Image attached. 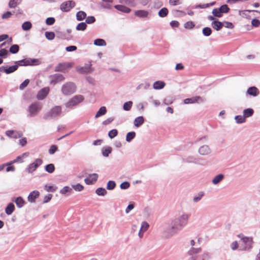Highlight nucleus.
<instances>
[{"label": "nucleus", "mask_w": 260, "mask_h": 260, "mask_svg": "<svg viewBox=\"0 0 260 260\" xmlns=\"http://www.w3.org/2000/svg\"><path fill=\"white\" fill-rule=\"evenodd\" d=\"M189 217V214L183 213L172 220L164 231L165 236L169 238L181 231L188 224Z\"/></svg>", "instance_id": "f257e3e1"}, {"label": "nucleus", "mask_w": 260, "mask_h": 260, "mask_svg": "<svg viewBox=\"0 0 260 260\" xmlns=\"http://www.w3.org/2000/svg\"><path fill=\"white\" fill-rule=\"evenodd\" d=\"M201 251V249L200 248L191 247L188 251V254L190 256V260H209L210 257L207 253H204L201 255H197Z\"/></svg>", "instance_id": "f03ea898"}, {"label": "nucleus", "mask_w": 260, "mask_h": 260, "mask_svg": "<svg viewBox=\"0 0 260 260\" xmlns=\"http://www.w3.org/2000/svg\"><path fill=\"white\" fill-rule=\"evenodd\" d=\"M183 161L186 163L194 164L200 166H206L208 164V161L205 158L194 155H189L183 158Z\"/></svg>", "instance_id": "7ed1b4c3"}, {"label": "nucleus", "mask_w": 260, "mask_h": 260, "mask_svg": "<svg viewBox=\"0 0 260 260\" xmlns=\"http://www.w3.org/2000/svg\"><path fill=\"white\" fill-rule=\"evenodd\" d=\"M62 109L59 106L53 107L49 111L44 114V119L49 120L51 119H55L59 116L61 113Z\"/></svg>", "instance_id": "20e7f679"}, {"label": "nucleus", "mask_w": 260, "mask_h": 260, "mask_svg": "<svg viewBox=\"0 0 260 260\" xmlns=\"http://www.w3.org/2000/svg\"><path fill=\"white\" fill-rule=\"evenodd\" d=\"M238 237L241 239L242 242L240 250L249 251L252 248L253 244L252 237H245L243 235H238Z\"/></svg>", "instance_id": "39448f33"}, {"label": "nucleus", "mask_w": 260, "mask_h": 260, "mask_svg": "<svg viewBox=\"0 0 260 260\" xmlns=\"http://www.w3.org/2000/svg\"><path fill=\"white\" fill-rule=\"evenodd\" d=\"M77 87L76 84L72 82H68L62 85L61 87V92L64 95H70L76 91Z\"/></svg>", "instance_id": "423d86ee"}, {"label": "nucleus", "mask_w": 260, "mask_h": 260, "mask_svg": "<svg viewBox=\"0 0 260 260\" xmlns=\"http://www.w3.org/2000/svg\"><path fill=\"white\" fill-rule=\"evenodd\" d=\"M42 106L39 102H34L31 104L28 107L27 111L29 113V117H35L41 110Z\"/></svg>", "instance_id": "0eeeda50"}, {"label": "nucleus", "mask_w": 260, "mask_h": 260, "mask_svg": "<svg viewBox=\"0 0 260 260\" xmlns=\"http://www.w3.org/2000/svg\"><path fill=\"white\" fill-rule=\"evenodd\" d=\"M40 63L38 59L26 58L22 60L15 61V64L18 66H37Z\"/></svg>", "instance_id": "6e6552de"}, {"label": "nucleus", "mask_w": 260, "mask_h": 260, "mask_svg": "<svg viewBox=\"0 0 260 260\" xmlns=\"http://www.w3.org/2000/svg\"><path fill=\"white\" fill-rule=\"evenodd\" d=\"M84 96L82 95H76L71 98L68 102L65 104L67 108H72L84 100Z\"/></svg>", "instance_id": "1a4fd4ad"}, {"label": "nucleus", "mask_w": 260, "mask_h": 260, "mask_svg": "<svg viewBox=\"0 0 260 260\" xmlns=\"http://www.w3.org/2000/svg\"><path fill=\"white\" fill-rule=\"evenodd\" d=\"M43 160L42 159L37 158L35 159L34 162L28 165L26 168V171L28 173H31L34 172L40 166H41Z\"/></svg>", "instance_id": "9d476101"}, {"label": "nucleus", "mask_w": 260, "mask_h": 260, "mask_svg": "<svg viewBox=\"0 0 260 260\" xmlns=\"http://www.w3.org/2000/svg\"><path fill=\"white\" fill-rule=\"evenodd\" d=\"M210 20H213L211 25L212 28L217 31L221 29L224 25V23L220 22L217 19V17H209Z\"/></svg>", "instance_id": "9b49d317"}, {"label": "nucleus", "mask_w": 260, "mask_h": 260, "mask_svg": "<svg viewBox=\"0 0 260 260\" xmlns=\"http://www.w3.org/2000/svg\"><path fill=\"white\" fill-rule=\"evenodd\" d=\"M230 9L226 5L221 6L218 9H215L213 10L212 13L214 16H221L220 13H225L229 11Z\"/></svg>", "instance_id": "f8f14e48"}, {"label": "nucleus", "mask_w": 260, "mask_h": 260, "mask_svg": "<svg viewBox=\"0 0 260 260\" xmlns=\"http://www.w3.org/2000/svg\"><path fill=\"white\" fill-rule=\"evenodd\" d=\"M204 101L202 97L200 96H195L190 98H187L184 100L183 103L184 104L200 103H203Z\"/></svg>", "instance_id": "ddd939ff"}, {"label": "nucleus", "mask_w": 260, "mask_h": 260, "mask_svg": "<svg viewBox=\"0 0 260 260\" xmlns=\"http://www.w3.org/2000/svg\"><path fill=\"white\" fill-rule=\"evenodd\" d=\"M75 6V3L73 1H69L63 3L60 5V9L62 11H69L72 8Z\"/></svg>", "instance_id": "4468645a"}, {"label": "nucleus", "mask_w": 260, "mask_h": 260, "mask_svg": "<svg viewBox=\"0 0 260 260\" xmlns=\"http://www.w3.org/2000/svg\"><path fill=\"white\" fill-rule=\"evenodd\" d=\"M99 175L96 173L90 174L88 177L84 179L85 183L87 185H91L96 182Z\"/></svg>", "instance_id": "2eb2a0df"}, {"label": "nucleus", "mask_w": 260, "mask_h": 260, "mask_svg": "<svg viewBox=\"0 0 260 260\" xmlns=\"http://www.w3.org/2000/svg\"><path fill=\"white\" fill-rule=\"evenodd\" d=\"M18 66L17 64L9 67L1 66L0 67V71L3 72L7 74H10L16 71L18 69Z\"/></svg>", "instance_id": "dca6fc26"}, {"label": "nucleus", "mask_w": 260, "mask_h": 260, "mask_svg": "<svg viewBox=\"0 0 260 260\" xmlns=\"http://www.w3.org/2000/svg\"><path fill=\"white\" fill-rule=\"evenodd\" d=\"M50 83L55 85L58 82L63 81L64 80V76L60 74H55L50 76Z\"/></svg>", "instance_id": "f3484780"}, {"label": "nucleus", "mask_w": 260, "mask_h": 260, "mask_svg": "<svg viewBox=\"0 0 260 260\" xmlns=\"http://www.w3.org/2000/svg\"><path fill=\"white\" fill-rule=\"evenodd\" d=\"M198 152L201 155H207L211 153V149L208 145H204L199 148Z\"/></svg>", "instance_id": "a211bd4d"}, {"label": "nucleus", "mask_w": 260, "mask_h": 260, "mask_svg": "<svg viewBox=\"0 0 260 260\" xmlns=\"http://www.w3.org/2000/svg\"><path fill=\"white\" fill-rule=\"evenodd\" d=\"M49 91V88L44 87L41 89L38 93L37 97L39 100H43L48 94Z\"/></svg>", "instance_id": "6ab92c4d"}, {"label": "nucleus", "mask_w": 260, "mask_h": 260, "mask_svg": "<svg viewBox=\"0 0 260 260\" xmlns=\"http://www.w3.org/2000/svg\"><path fill=\"white\" fill-rule=\"evenodd\" d=\"M149 224L146 221H142L141 225V228L138 233V236L140 238H142L143 237V234L149 228Z\"/></svg>", "instance_id": "aec40b11"}, {"label": "nucleus", "mask_w": 260, "mask_h": 260, "mask_svg": "<svg viewBox=\"0 0 260 260\" xmlns=\"http://www.w3.org/2000/svg\"><path fill=\"white\" fill-rule=\"evenodd\" d=\"M77 71L81 74H88L91 73L92 70L91 68V64H87L84 67L78 68Z\"/></svg>", "instance_id": "412c9836"}, {"label": "nucleus", "mask_w": 260, "mask_h": 260, "mask_svg": "<svg viewBox=\"0 0 260 260\" xmlns=\"http://www.w3.org/2000/svg\"><path fill=\"white\" fill-rule=\"evenodd\" d=\"M40 195V193L37 190L31 191L27 197L28 201L30 203H34L35 200L37 199Z\"/></svg>", "instance_id": "4be33fe9"}, {"label": "nucleus", "mask_w": 260, "mask_h": 260, "mask_svg": "<svg viewBox=\"0 0 260 260\" xmlns=\"http://www.w3.org/2000/svg\"><path fill=\"white\" fill-rule=\"evenodd\" d=\"M70 67V66L67 63H59L55 67V72H64L67 68Z\"/></svg>", "instance_id": "5701e85b"}, {"label": "nucleus", "mask_w": 260, "mask_h": 260, "mask_svg": "<svg viewBox=\"0 0 260 260\" xmlns=\"http://www.w3.org/2000/svg\"><path fill=\"white\" fill-rule=\"evenodd\" d=\"M247 93L253 96H256L259 94V90L256 87L252 86L248 88Z\"/></svg>", "instance_id": "b1692460"}, {"label": "nucleus", "mask_w": 260, "mask_h": 260, "mask_svg": "<svg viewBox=\"0 0 260 260\" xmlns=\"http://www.w3.org/2000/svg\"><path fill=\"white\" fill-rule=\"evenodd\" d=\"M13 201L15 202L17 207L19 208H21L23 207L25 202L24 200L21 197H19L13 200Z\"/></svg>", "instance_id": "393cba45"}, {"label": "nucleus", "mask_w": 260, "mask_h": 260, "mask_svg": "<svg viewBox=\"0 0 260 260\" xmlns=\"http://www.w3.org/2000/svg\"><path fill=\"white\" fill-rule=\"evenodd\" d=\"M144 122V118L143 116L136 117L134 121V124L136 127H139Z\"/></svg>", "instance_id": "a878e982"}, {"label": "nucleus", "mask_w": 260, "mask_h": 260, "mask_svg": "<svg viewBox=\"0 0 260 260\" xmlns=\"http://www.w3.org/2000/svg\"><path fill=\"white\" fill-rule=\"evenodd\" d=\"M78 21H83L85 19V22L87 24H92L95 21V17H76Z\"/></svg>", "instance_id": "bb28decb"}, {"label": "nucleus", "mask_w": 260, "mask_h": 260, "mask_svg": "<svg viewBox=\"0 0 260 260\" xmlns=\"http://www.w3.org/2000/svg\"><path fill=\"white\" fill-rule=\"evenodd\" d=\"M250 13H252V14H251V15H256L258 14H260V13L257 11L244 10V11H240L239 15L241 16L245 15L246 16H249L250 15Z\"/></svg>", "instance_id": "cd10ccee"}, {"label": "nucleus", "mask_w": 260, "mask_h": 260, "mask_svg": "<svg viewBox=\"0 0 260 260\" xmlns=\"http://www.w3.org/2000/svg\"><path fill=\"white\" fill-rule=\"evenodd\" d=\"M114 7L117 10L122 12H124V13H128L131 11V10L129 8H128L124 6H123V5H115L114 6Z\"/></svg>", "instance_id": "c85d7f7f"}, {"label": "nucleus", "mask_w": 260, "mask_h": 260, "mask_svg": "<svg viewBox=\"0 0 260 260\" xmlns=\"http://www.w3.org/2000/svg\"><path fill=\"white\" fill-rule=\"evenodd\" d=\"M224 178V175L222 174H218L215 176L212 180L214 185H217Z\"/></svg>", "instance_id": "c756f323"}, {"label": "nucleus", "mask_w": 260, "mask_h": 260, "mask_svg": "<svg viewBox=\"0 0 260 260\" xmlns=\"http://www.w3.org/2000/svg\"><path fill=\"white\" fill-rule=\"evenodd\" d=\"M165 86V83L163 81H157L153 83V88L156 90L162 89Z\"/></svg>", "instance_id": "7c9ffc66"}, {"label": "nucleus", "mask_w": 260, "mask_h": 260, "mask_svg": "<svg viewBox=\"0 0 260 260\" xmlns=\"http://www.w3.org/2000/svg\"><path fill=\"white\" fill-rule=\"evenodd\" d=\"M112 149L110 146L103 147L102 149V155L104 157H108L109 154L111 153Z\"/></svg>", "instance_id": "2f4dec72"}, {"label": "nucleus", "mask_w": 260, "mask_h": 260, "mask_svg": "<svg viewBox=\"0 0 260 260\" xmlns=\"http://www.w3.org/2000/svg\"><path fill=\"white\" fill-rule=\"evenodd\" d=\"M15 210V206L13 203H9L5 209L6 213L10 215L12 214Z\"/></svg>", "instance_id": "473e14b6"}, {"label": "nucleus", "mask_w": 260, "mask_h": 260, "mask_svg": "<svg viewBox=\"0 0 260 260\" xmlns=\"http://www.w3.org/2000/svg\"><path fill=\"white\" fill-rule=\"evenodd\" d=\"M107 112L106 108L104 106L101 107L95 115V118H97L101 116L104 115Z\"/></svg>", "instance_id": "72a5a7b5"}, {"label": "nucleus", "mask_w": 260, "mask_h": 260, "mask_svg": "<svg viewBox=\"0 0 260 260\" xmlns=\"http://www.w3.org/2000/svg\"><path fill=\"white\" fill-rule=\"evenodd\" d=\"M243 115L245 118H247L251 116L254 113V111L251 108H247L243 110Z\"/></svg>", "instance_id": "f704fd0d"}, {"label": "nucleus", "mask_w": 260, "mask_h": 260, "mask_svg": "<svg viewBox=\"0 0 260 260\" xmlns=\"http://www.w3.org/2000/svg\"><path fill=\"white\" fill-rule=\"evenodd\" d=\"M94 45L98 46H105L106 42L102 39H96L94 41Z\"/></svg>", "instance_id": "c9c22d12"}, {"label": "nucleus", "mask_w": 260, "mask_h": 260, "mask_svg": "<svg viewBox=\"0 0 260 260\" xmlns=\"http://www.w3.org/2000/svg\"><path fill=\"white\" fill-rule=\"evenodd\" d=\"M87 24L85 22H82L77 24L76 29L78 31H84L86 29Z\"/></svg>", "instance_id": "e433bc0d"}, {"label": "nucleus", "mask_w": 260, "mask_h": 260, "mask_svg": "<svg viewBox=\"0 0 260 260\" xmlns=\"http://www.w3.org/2000/svg\"><path fill=\"white\" fill-rule=\"evenodd\" d=\"M22 0H10L9 3V6L11 8H14L19 5Z\"/></svg>", "instance_id": "4c0bfd02"}, {"label": "nucleus", "mask_w": 260, "mask_h": 260, "mask_svg": "<svg viewBox=\"0 0 260 260\" xmlns=\"http://www.w3.org/2000/svg\"><path fill=\"white\" fill-rule=\"evenodd\" d=\"M212 30L210 27H205L202 29V33L205 37H209L212 34Z\"/></svg>", "instance_id": "58836bf2"}, {"label": "nucleus", "mask_w": 260, "mask_h": 260, "mask_svg": "<svg viewBox=\"0 0 260 260\" xmlns=\"http://www.w3.org/2000/svg\"><path fill=\"white\" fill-rule=\"evenodd\" d=\"M135 14L136 16H147L151 14L148 11L145 10L136 11Z\"/></svg>", "instance_id": "ea45409f"}, {"label": "nucleus", "mask_w": 260, "mask_h": 260, "mask_svg": "<svg viewBox=\"0 0 260 260\" xmlns=\"http://www.w3.org/2000/svg\"><path fill=\"white\" fill-rule=\"evenodd\" d=\"M45 170L49 173H52L55 170L54 165L53 164L46 165L45 167Z\"/></svg>", "instance_id": "a19ab883"}, {"label": "nucleus", "mask_w": 260, "mask_h": 260, "mask_svg": "<svg viewBox=\"0 0 260 260\" xmlns=\"http://www.w3.org/2000/svg\"><path fill=\"white\" fill-rule=\"evenodd\" d=\"M136 137V133L135 132H129L126 134V141L127 142H131Z\"/></svg>", "instance_id": "79ce46f5"}, {"label": "nucleus", "mask_w": 260, "mask_h": 260, "mask_svg": "<svg viewBox=\"0 0 260 260\" xmlns=\"http://www.w3.org/2000/svg\"><path fill=\"white\" fill-rule=\"evenodd\" d=\"M95 193L99 196H104L107 193L106 190L103 187H99L95 190Z\"/></svg>", "instance_id": "37998d69"}, {"label": "nucleus", "mask_w": 260, "mask_h": 260, "mask_svg": "<svg viewBox=\"0 0 260 260\" xmlns=\"http://www.w3.org/2000/svg\"><path fill=\"white\" fill-rule=\"evenodd\" d=\"M133 102L128 101L124 103L123 105V109L125 111H129L132 107Z\"/></svg>", "instance_id": "c03bdc74"}, {"label": "nucleus", "mask_w": 260, "mask_h": 260, "mask_svg": "<svg viewBox=\"0 0 260 260\" xmlns=\"http://www.w3.org/2000/svg\"><path fill=\"white\" fill-rule=\"evenodd\" d=\"M32 25L30 22L25 21L22 25V28L24 30H28L31 28Z\"/></svg>", "instance_id": "a18cd8bd"}, {"label": "nucleus", "mask_w": 260, "mask_h": 260, "mask_svg": "<svg viewBox=\"0 0 260 260\" xmlns=\"http://www.w3.org/2000/svg\"><path fill=\"white\" fill-rule=\"evenodd\" d=\"M235 119L237 123H242L245 121V118L244 115H237Z\"/></svg>", "instance_id": "49530a36"}, {"label": "nucleus", "mask_w": 260, "mask_h": 260, "mask_svg": "<svg viewBox=\"0 0 260 260\" xmlns=\"http://www.w3.org/2000/svg\"><path fill=\"white\" fill-rule=\"evenodd\" d=\"M19 49V47L18 45H13L10 48L9 51L13 54L17 53Z\"/></svg>", "instance_id": "de8ad7c7"}, {"label": "nucleus", "mask_w": 260, "mask_h": 260, "mask_svg": "<svg viewBox=\"0 0 260 260\" xmlns=\"http://www.w3.org/2000/svg\"><path fill=\"white\" fill-rule=\"evenodd\" d=\"M116 186V183L114 181H109L107 183L106 188L108 190H113Z\"/></svg>", "instance_id": "09e8293b"}, {"label": "nucleus", "mask_w": 260, "mask_h": 260, "mask_svg": "<svg viewBox=\"0 0 260 260\" xmlns=\"http://www.w3.org/2000/svg\"><path fill=\"white\" fill-rule=\"evenodd\" d=\"M45 37L47 39L49 40H52L55 38V34L52 31H46L45 32Z\"/></svg>", "instance_id": "8fccbe9b"}, {"label": "nucleus", "mask_w": 260, "mask_h": 260, "mask_svg": "<svg viewBox=\"0 0 260 260\" xmlns=\"http://www.w3.org/2000/svg\"><path fill=\"white\" fill-rule=\"evenodd\" d=\"M72 191V189L69 186H64L59 191L62 194H65L67 193H70Z\"/></svg>", "instance_id": "3c124183"}, {"label": "nucleus", "mask_w": 260, "mask_h": 260, "mask_svg": "<svg viewBox=\"0 0 260 260\" xmlns=\"http://www.w3.org/2000/svg\"><path fill=\"white\" fill-rule=\"evenodd\" d=\"M204 194V193L202 191L199 192L197 196L193 197V202L195 203H197L198 202H199L200 200H201L202 198L203 197Z\"/></svg>", "instance_id": "603ef678"}, {"label": "nucleus", "mask_w": 260, "mask_h": 260, "mask_svg": "<svg viewBox=\"0 0 260 260\" xmlns=\"http://www.w3.org/2000/svg\"><path fill=\"white\" fill-rule=\"evenodd\" d=\"M118 135V132L116 129L111 130L109 133L108 136L110 138L113 139Z\"/></svg>", "instance_id": "864d4df0"}, {"label": "nucleus", "mask_w": 260, "mask_h": 260, "mask_svg": "<svg viewBox=\"0 0 260 260\" xmlns=\"http://www.w3.org/2000/svg\"><path fill=\"white\" fill-rule=\"evenodd\" d=\"M168 10L166 8H162L159 12L158 15L159 16H166L168 15Z\"/></svg>", "instance_id": "5fc2aeb1"}, {"label": "nucleus", "mask_w": 260, "mask_h": 260, "mask_svg": "<svg viewBox=\"0 0 260 260\" xmlns=\"http://www.w3.org/2000/svg\"><path fill=\"white\" fill-rule=\"evenodd\" d=\"M147 105V103L146 102L140 103L136 105V107L139 111H143L144 109V106H146Z\"/></svg>", "instance_id": "6e6d98bb"}, {"label": "nucleus", "mask_w": 260, "mask_h": 260, "mask_svg": "<svg viewBox=\"0 0 260 260\" xmlns=\"http://www.w3.org/2000/svg\"><path fill=\"white\" fill-rule=\"evenodd\" d=\"M72 187L76 190V191H82L83 188H84V187L83 185H82L81 184H80V183H77V184L76 185H72Z\"/></svg>", "instance_id": "4d7b16f0"}, {"label": "nucleus", "mask_w": 260, "mask_h": 260, "mask_svg": "<svg viewBox=\"0 0 260 260\" xmlns=\"http://www.w3.org/2000/svg\"><path fill=\"white\" fill-rule=\"evenodd\" d=\"M184 26L186 29H191L194 26V24L192 21H188L184 23Z\"/></svg>", "instance_id": "13d9d810"}, {"label": "nucleus", "mask_w": 260, "mask_h": 260, "mask_svg": "<svg viewBox=\"0 0 260 260\" xmlns=\"http://www.w3.org/2000/svg\"><path fill=\"white\" fill-rule=\"evenodd\" d=\"M130 186V184L127 181H125L121 183L120 185V187L122 189H126L129 188Z\"/></svg>", "instance_id": "bf43d9fd"}, {"label": "nucleus", "mask_w": 260, "mask_h": 260, "mask_svg": "<svg viewBox=\"0 0 260 260\" xmlns=\"http://www.w3.org/2000/svg\"><path fill=\"white\" fill-rule=\"evenodd\" d=\"M8 54V51L5 49H2L0 50V57L6 58Z\"/></svg>", "instance_id": "052dcab7"}, {"label": "nucleus", "mask_w": 260, "mask_h": 260, "mask_svg": "<svg viewBox=\"0 0 260 260\" xmlns=\"http://www.w3.org/2000/svg\"><path fill=\"white\" fill-rule=\"evenodd\" d=\"M14 133L12 137L14 139L21 138L23 135L22 133L20 131H14Z\"/></svg>", "instance_id": "680f3d73"}, {"label": "nucleus", "mask_w": 260, "mask_h": 260, "mask_svg": "<svg viewBox=\"0 0 260 260\" xmlns=\"http://www.w3.org/2000/svg\"><path fill=\"white\" fill-rule=\"evenodd\" d=\"M55 22V19L54 17H47L46 20V23L48 25H51Z\"/></svg>", "instance_id": "e2e57ef3"}, {"label": "nucleus", "mask_w": 260, "mask_h": 260, "mask_svg": "<svg viewBox=\"0 0 260 260\" xmlns=\"http://www.w3.org/2000/svg\"><path fill=\"white\" fill-rule=\"evenodd\" d=\"M29 82V81L28 79L25 80L19 86V88L21 90L23 89L25 87H26L28 83Z\"/></svg>", "instance_id": "0e129e2a"}, {"label": "nucleus", "mask_w": 260, "mask_h": 260, "mask_svg": "<svg viewBox=\"0 0 260 260\" xmlns=\"http://www.w3.org/2000/svg\"><path fill=\"white\" fill-rule=\"evenodd\" d=\"M114 119V117H109L106 119L105 120L103 121L102 122V124L105 125H107L109 124L110 123H111Z\"/></svg>", "instance_id": "69168bd1"}, {"label": "nucleus", "mask_w": 260, "mask_h": 260, "mask_svg": "<svg viewBox=\"0 0 260 260\" xmlns=\"http://www.w3.org/2000/svg\"><path fill=\"white\" fill-rule=\"evenodd\" d=\"M57 149V147L56 146L52 145L49 150V153L50 154H53L56 151Z\"/></svg>", "instance_id": "338daca9"}, {"label": "nucleus", "mask_w": 260, "mask_h": 260, "mask_svg": "<svg viewBox=\"0 0 260 260\" xmlns=\"http://www.w3.org/2000/svg\"><path fill=\"white\" fill-rule=\"evenodd\" d=\"M251 24L253 26L257 27L260 25V20L257 19H253L251 21Z\"/></svg>", "instance_id": "774afa93"}]
</instances>
